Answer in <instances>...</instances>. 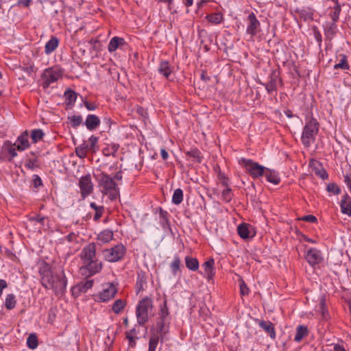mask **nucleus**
Returning a JSON list of instances; mask_svg holds the SVG:
<instances>
[{
    "instance_id": "obj_1",
    "label": "nucleus",
    "mask_w": 351,
    "mask_h": 351,
    "mask_svg": "<svg viewBox=\"0 0 351 351\" xmlns=\"http://www.w3.org/2000/svg\"><path fill=\"white\" fill-rule=\"evenodd\" d=\"M80 258L83 265L80 267V273L85 278H88L99 273L102 269V263L96 256V245L90 243L84 247Z\"/></svg>"
},
{
    "instance_id": "obj_2",
    "label": "nucleus",
    "mask_w": 351,
    "mask_h": 351,
    "mask_svg": "<svg viewBox=\"0 0 351 351\" xmlns=\"http://www.w3.org/2000/svg\"><path fill=\"white\" fill-rule=\"evenodd\" d=\"M41 284L45 289H51L57 295H62L67 285V280L64 275V270H62L60 275L53 276L49 269H45L41 273Z\"/></svg>"
},
{
    "instance_id": "obj_3",
    "label": "nucleus",
    "mask_w": 351,
    "mask_h": 351,
    "mask_svg": "<svg viewBox=\"0 0 351 351\" xmlns=\"http://www.w3.org/2000/svg\"><path fill=\"white\" fill-rule=\"evenodd\" d=\"M319 123L316 119L311 117L303 128L301 141L304 147H309L315 141L319 132Z\"/></svg>"
},
{
    "instance_id": "obj_4",
    "label": "nucleus",
    "mask_w": 351,
    "mask_h": 351,
    "mask_svg": "<svg viewBox=\"0 0 351 351\" xmlns=\"http://www.w3.org/2000/svg\"><path fill=\"white\" fill-rule=\"evenodd\" d=\"M152 300L149 298L142 299L136 306V315L137 322L139 325L143 326L149 319V313L152 310Z\"/></svg>"
},
{
    "instance_id": "obj_5",
    "label": "nucleus",
    "mask_w": 351,
    "mask_h": 351,
    "mask_svg": "<svg viewBox=\"0 0 351 351\" xmlns=\"http://www.w3.org/2000/svg\"><path fill=\"white\" fill-rule=\"evenodd\" d=\"M126 253V248L122 244L119 243L111 248L105 249L102 251V254L105 261L110 263H115L121 261Z\"/></svg>"
},
{
    "instance_id": "obj_6",
    "label": "nucleus",
    "mask_w": 351,
    "mask_h": 351,
    "mask_svg": "<svg viewBox=\"0 0 351 351\" xmlns=\"http://www.w3.org/2000/svg\"><path fill=\"white\" fill-rule=\"evenodd\" d=\"M239 163L245 167L246 171L254 179L265 176L267 168L259 165L258 162H254L251 159L241 158Z\"/></svg>"
},
{
    "instance_id": "obj_7",
    "label": "nucleus",
    "mask_w": 351,
    "mask_h": 351,
    "mask_svg": "<svg viewBox=\"0 0 351 351\" xmlns=\"http://www.w3.org/2000/svg\"><path fill=\"white\" fill-rule=\"evenodd\" d=\"M95 177L98 182L99 186L102 188L101 193L104 195H107L110 189L117 188V184L107 173L101 172L99 174L95 175Z\"/></svg>"
},
{
    "instance_id": "obj_8",
    "label": "nucleus",
    "mask_w": 351,
    "mask_h": 351,
    "mask_svg": "<svg viewBox=\"0 0 351 351\" xmlns=\"http://www.w3.org/2000/svg\"><path fill=\"white\" fill-rule=\"evenodd\" d=\"M62 76V70L58 67H50L46 69L42 75L44 81L43 86L48 88L51 84L56 82Z\"/></svg>"
},
{
    "instance_id": "obj_9",
    "label": "nucleus",
    "mask_w": 351,
    "mask_h": 351,
    "mask_svg": "<svg viewBox=\"0 0 351 351\" xmlns=\"http://www.w3.org/2000/svg\"><path fill=\"white\" fill-rule=\"evenodd\" d=\"M80 188L81 190L82 196L84 198L89 195L93 190V184L91 181L90 174L82 176L80 180Z\"/></svg>"
},
{
    "instance_id": "obj_10",
    "label": "nucleus",
    "mask_w": 351,
    "mask_h": 351,
    "mask_svg": "<svg viewBox=\"0 0 351 351\" xmlns=\"http://www.w3.org/2000/svg\"><path fill=\"white\" fill-rule=\"evenodd\" d=\"M306 261L311 266L314 267L316 265L321 263L323 261L322 254L320 250L316 248H309L307 250L305 256Z\"/></svg>"
},
{
    "instance_id": "obj_11",
    "label": "nucleus",
    "mask_w": 351,
    "mask_h": 351,
    "mask_svg": "<svg viewBox=\"0 0 351 351\" xmlns=\"http://www.w3.org/2000/svg\"><path fill=\"white\" fill-rule=\"evenodd\" d=\"M167 320L158 319L156 322V329L152 331V335L160 337V342L162 343L166 335L169 332V323H167Z\"/></svg>"
},
{
    "instance_id": "obj_12",
    "label": "nucleus",
    "mask_w": 351,
    "mask_h": 351,
    "mask_svg": "<svg viewBox=\"0 0 351 351\" xmlns=\"http://www.w3.org/2000/svg\"><path fill=\"white\" fill-rule=\"evenodd\" d=\"M247 18L249 25H247L246 32L251 36H255L257 33V29L260 26V23L253 12L250 14Z\"/></svg>"
},
{
    "instance_id": "obj_13",
    "label": "nucleus",
    "mask_w": 351,
    "mask_h": 351,
    "mask_svg": "<svg viewBox=\"0 0 351 351\" xmlns=\"http://www.w3.org/2000/svg\"><path fill=\"white\" fill-rule=\"evenodd\" d=\"M117 292V289L113 284H110L99 293V298L102 302H107L113 298Z\"/></svg>"
},
{
    "instance_id": "obj_14",
    "label": "nucleus",
    "mask_w": 351,
    "mask_h": 351,
    "mask_svg": "<svg viewBox=\"0 0 351 351\" xmlns=\"http://www.w3.org/2000/svg\"><path fill=\"white\" fill-rule=\"evenodd\" d=\"M14 145L16 146L17 150L22 152L29 147L28 141V133L27 131L23 132L16 139Z\"/></svg>"
},
{
    "instance_id": "obj_15",
    "label": "nucleus",
    "mask_w": 351,
    "mask_h": 351,
    "mask_svg": "<svg viewBox=\"0 0 351 351\" xmlns=\"http://www.w3.org/2000/svg\"><path fill=\"white\" fill-rule=\"evenodd\" d=\"M100 122L99 117L90 114L86 117L84 125L89 131H93L99 127Z\"/></svg>"
},
{
    "instance_id": "obj_16",
    "label": "nucleus",
    "mask_w": 351,
    "mask_h": 351,
    "mask_svg": "<svg viewBox=\"0 0 351 351\" xmlns=\"http://www.w3.org/2000/svg\"><path fill=\"white\" fill-rule=\"evenodd\" d=\"M126 45V42L123 38L114 36L110 40L108 45V50L112 53L115 51L119 47H121Z\"/></svg>"
},
{
    "instance_id": "obj_17",
    "label": "nucleus",
    "mask_w": 351,
    "mask_h": 351,
    "mask_svg": "<svg viewBox=\"0 0 351 351\" xmlns=\"http://www.w3.org/2000/svg\"><path fill=\"white\" fill-rule=\"evenodd\" d=\"M214 259L211 258L206 261L202 265V267L204 268V270L205 276L208 280H212L215 276V273L214 271Z\"/></svg>"
},
{
    "instance_id": "obj_18",
    "label": "nucleus",
    "mask_w": 351,
    "mask_h": 351,
    "mask_svg": "<svg viewBox=\"0 0 351 351\" xmlns=\"http://www.w3.org/2000/svg\"><path fill=\"white\" fill-rule=\"evenodd\" d=\"M258 326L269 335L271 339L276 338L275 327L270 321L261 320L258 322Z\"/></svg>"
},
{
    "instance_id": "obj_19",
    "label": "nucleus",
    "mask_w": 351,
    "mask_h": 351,
    "mask_svg": "<svg viewBox=\"0 0 351 351\" xmlns=\"http://www.w3.org/2000/svg\"><path fill=\"white\" fill-rule=\"evenodd\" d=\"M337 26L335 23H330L324 26V36L326 40L330 42L337 34Z\"/></svg>"
},
{
    "instance_id": "obj_20",
    "label": "nucleus",
    "mask_w": 351,
    "mask_h": 351,
    "mask_svg": "<svg viewBox=\"0 0 351 351\" xmlns=\"http://www.w3.org/2000/svg\"><path fill=\"white\" fill-rule=\"evenodd\" d=\"M340 207L343 214L351 217V197L347 193L343 196L341 200Z\"/></svg>"
},
{
    "instance_id": "obj_21",
    "label": "nucleus",
    "mask_w": 351,
    "mask_h": 351,
    "mask_svg": "<svg viewBox=\"0 0 351 351\" xmlns=\"http://www.w3.org/2000/svg\"><path fill=\"white\" fill-rule=\"evenodd\" d=\"M156 213H158L159 218H160V223L161 226L164 228H170V222L169 219V213L167 211L163 210L161 207L156 208L155 212Z\"/></svg>"
},
{
    "instance_id": "obj_22",
    "label": "nucleus",
    "mask_w": 351,
    "mask_h": 351,
    "mask_svg": "<svg viewBox=\"0 0 351 351\" xmlns=\"http://www.w3.org/2000/svg\"><path fill=\"white\" fill-rule=\"evenodd\" d=\"M264 176L268 182L274 184H278L280 182L279 173L275 170L267 168Z\"/></svg>"
},
{
    "instance_id": "obj_23",
    "label": "nucleus",
    "mask_w": 351,
    "mask_h": 351,
    "mask_svg": "<svg viewBox=\"0 0 351 351\" xmlns=\"http://www.w3.org/2000/svg\"><path fill=\"white\" fill-rule=\"evenodd\" d=\"M59 40L57 37L52 36L47 42L45 46V53L47 55L53 52L58 47Z\"/></svg>"
},
{
    "instance_id": "obj_24",
    "label": "nucleus",
    "mask_w": 351,
    "mask_h": 351,
    "mask_svg": "<svg viewBox=\"0 0 351 351\" xmlns=\"http://www.w3.org/2000/svg\"><path fill=\"white\" fill-rule=\"evenodd\" d=\"M237 232L243 239H247L250 237H254V234H251V232L249 230V225L247 223H241L237 227Z\"/></svg>"
},
{
    "instance_id": "obj_25",
    "label": "nucleus",
    "mask_w": 351,
    "mask_h": 351,
    "mask_svg": "<svg viewBox=\"0 0 351 351\" xmlns=\"http://www.w3.org/2000/svg\"><path fill=\"white\" fill-rule=\"evenodd\" d=\"M90 152L88 143L84 141L82 144L75 148V154L80 158L86 157L87 153Z\"/></svg>"
},
{
    "instance_id": "obj_26",
    "label": "nucleus",
    "mask_w": 351,
    "mask_h": 351,
    "mask_svg": "<svg viewBox=\"0 0 351 351\" xmlns=\"http://www.w3.org/2000/svg\"><path fill=\"white\" fill-rule=\"evenodd\" d=\"M113 236L114 234L112 230H104L98 234L97 239L103 243H106L113 239Z\"/></svg>"
},
{
    "instance_id": "obj_27",
    "label": "nucleus",
    "mask_w": 351,
    "mask_h": 351,
    "mask_svg": "<svg viewBox=\"0 0 351 351\" xmlns=\"http://www.w3.org/2000/svg\"><path fill=\"white\" fill-rule=\"evenodd\" d=\"M181 261L177 256H174L173 261L170 264V269L173 276H176L181 271Z\"/></svg>"
},
{
    "instance_id": "obj_28",
    "label": "nucleus",
    "mask_w": 351,
    "mask_h": 351,
    "mask_svg": "<svg viewBox=\"0 0 351 351\" xmlns=\"http://www.w3.org/2000/svg\"><path fill=\"white\" fill-rule=\"evenodd\" d=\"M308 328L304 325H300L296 328V334L294 337V340L296 342H300L304 337L308 335Z\"/></svg>"
},
{
    "instance_id": "obj_29",
    "label": "nucleus",
    "mask_w": 351,
    "mask_h": 351,
    "mask_svg": "<svg viewBox=\"0 0 351 351\" xmlns=\"http://www.w3.org/2000/svg\"><path fill=\"white\" fill-rule=\"evenodd\" d=\"M186 155L193 159V161L197 163H201L202 161V156L198 149H192L186 152Z\"/></svg>"
},
{
    "instance_id": "obj_30",
    "label": "nucleus",
    "mask_w": 351,
    "mask_h": 351,
    "mask_svg": "<svg viewBox=\"0 0 351 351\" xmlns=\"http://www.w3.org/2000/svg\"><path fill=\"white\" fill-rule=\"evenodd\" d=\"M186 267L192 271H197L199 268V262L197 258L186 256L185 257Z\"/></svg>"
},
{
    "instance_id": "obj_31",
    "label": "nucleus",
    "mask_w": 351,
    "mask_h": 351,
    "mask_svg": "<svg viewBox=\"0 0 351 351\" xmlns=\"http://www.w3.org/2000/svg\"><path fill=\"white\" fill-rule=\"evenodd\" d=\"M158 72L164 75L166 78H168L171 73L169 64L168 62H161L158 67Z\"/></svg>"
},
{
    "instance_id": "obj_32",
    "label": "nucleus",
    "mask_w": 351,
    "mask_h": 351,
    "mask_svg": "<svg viewBox=\"0 0 351 351\" xmlns=\"http://www.w3.org/2000/svg\"><path fill=\"white\" fill-rule=\"evenodd\" d=\"M126 306V301L119 299L117 300L112 304V310L113 312L116 314L120 313L125 307Z\"/></svg>"
},
{
    "instance_id": "obj_33",
    "label": "nucleus",
    "mask_w": 351,
    "mask_h": 351,
    "mask_svg": "<svg viewBox=\"0 0 351 351\" xmlns=\"http://www.w3.org/2000/svg\"><path fill=\"white\" fill-rule=\"evenodd\" d=\"M16 304V297L13 293H10L6 295L5 300V306L8 310L13 309Z\"/></svg>"
},
{
    "instance_id": "obj_34",
    "label": "nucleus",
    "mask_w": 351,
    "mask_h": 351,
    "mask_svg": "<svg viewBox=\"0 0 351 351\" xmlns=\"http://www.w3.org/2000/svg\"><path fill=\"white\" fill-rule=\"evenodd\" d=\"M64 97L66 103L69 105L73 106L76 101L77 94L75 91L69 89L65 91Z\"/></svg>"
},
{
    "instance_id": "obj_35",
    "label": "nucleus",
    "mask_w": 351,
    "mask_h": 351,
    "mask_svg": "<svg viewBox=\"0 0 351 351\" xmlns=\"http://www.w3.org/2000/svg\"><path fill=\"white\" fill-rule=\"evenodd\" d=\"M277 75H274L270 77V80L265 84V88L269 93L276 91L277 89L276 86Z\"/></svg>"
},
{
    "instance_id": "obj_36",
    "label": "nucleus",
    "mask_w": 351,
    "mask_h": 351,
    "mask_svg": "<svg viewBox=\"0 0 351 351\" xmlns=\"http://www.w3.org/2000/svg\"><path fill=\"white\" fill-rule=\"evenodd\" d=\"M160 337L156 336L155 335H151L149 339V347L148 351H156L158 347Z\"/></svg>"
},
{
    "instance_id": "obj_37",
    "label": "nucleus",
    "mask_w": 351,
    "mask_h": 351,
    "mask_svg": "<svg viewBox=\"0 0 351 351\" xmlns=\"http://www.w3.org/2000/svg\"><path fill=\"white\" fill-rule=\"evenodd\" d=\"M183 201V191L181 189H177L174 191L172 196V203L179 205Z\"/></svg>"
},
{
    "instance_id": "obj_38",
    "label": "nucleus",
    "mask_w": 351,
    "mask_h": 351,
    "mask_svg": "<svg viewBox=\"0 0 351 351\" xmlns=\"http://www.w3.org/2000/svg\"><path fill=\"white\" fill-rule=\"evenodd\" d=\"M341 57L340 62L338 64H336L334 66L335 69H343V70H348L350 68V66L348 63L347 57L346 56L343 54H341L339 56Z\"/></svg>"
},
{
    "instance_id": "obj_39",
    "label": "nucleus",
    "mask_w": 351,
    "mask_h": 351,
    "mask_svg": "<svg viewBox=\"0 0 351 351\" xmlns=\"http://www.w3.org/2000/svg\"><path fill=\"white\" fill-rule=\"evenodd\" d=\"M206 18L209 22L212 23L219 24L223 19V15L219 12L213 13L208 14Z\"/></svg>"
},
{
    "instance_id": "obj_40",
    "label": "nucleus",
    "mask_w": 351,
    "mask_h": 351,
    "mask_svg": "<svg viewBox=\"0 0 351 351\" xmlns=\"http://www.w3.org/2000/svg\"><path fill=\"white\" fill-rule=\"evenodd\" d=\"M158 315H159V319L167 320V318L169 315V309L167 307L166 300H165L163 301L162 305L160 306V309L159 311Z\"/></svg>"
},
{
    "instance_id": "obj_41",
    "label": "nucleus",
    "mask_w": 351,
    "mask_h": 351,
    "mask_svg": "<svg viewBox=\"0 0 351 351\" xmlns=\"http://www.w3.org/2000/svg\"><path fill=\"white\" fill-rule=\"evenodd\" d=\"M27 345L30 349H36L38 347V342L37 336L35 334H30L27 339Z\"/></svg>"
},
{
    "instance_id": "obj_42",
    "label": "nucleus",
    "mask_w": 351,
    "mask_h": 351,
    "mask_svg": "<svg viewBox=\"0 0 351 351\" xmlns=\"http://www.w3.org/2000/svg\"><path fill=\"white\" fill-rule=\"evenodd\" d=\"M341 12V5L336 2V5L333 7L330 13V16L332 20V23H335L339 20V14Z\"/></svg>"
},
{
    "instance_id": "obj_43",
    "label": "nucleus",
    "mask_w": 351,
    "mask_h": 351,
    "mask_svg": "<svg viewBox=\"0 0 351 351\" xmlns=\"http://www.w3.org/2000/svg\"><path fill=\"white\" fill-rule=\"evenodd\" d=\"M319 311L322 313V317L324 319L329 318V313L326 306L325 299L322 298L319 304Z\"/></svg>"
},
{
    "instance_id": "obj_44",
    "label": "nucleus",
    "mask_w": 351,
    "mask_h": 351,
    "mask_svg": "<svg viewBox=\"0 0 351 351\" xmlns=\"http://www.w3.org/2000/svg\"><path fill=\"white\" fill-rule=\"evenodd\" d=\"M45 134L41 129H36L32 131L31 137L33 143H36L40 140H41Z\"/></svg>"
},
{
    "instance_id": "obj_45",
    "label": "nucleus",
    "mask_w": 351,
    "mask_h": 351,
    "mask_svg": "<svg viewBox=\"0 0 351 351\" xmlns=\"http://www.w3.org/2000/svg\"><path fill=\"white\" fill-rule=\"evenodd\" d=\"M98 137L92 135L88 139V145L90 152L95 153L98 149L97 143H98Z\"/></svg>"
},
{
    "instance_id": "obj_46",
    "label": "nucleus",
    "mask_w": 351,
    "mask_h": 351,
    "mask_svg": "<svg viewBox=\"0 0 351 351\" xmlns=\"http://www.w3.org/2000/svg\"><path fill=\"white\" fill-rule=\"evenodd\" d=\"M73 128H76L82 123V117L81 115H72L68 117Z\"/></svg>"
},
{
    "instance_id": "obj_47",
    "label": "nucleus",
    "mask_w": 351,
    "mask_h": 351,
    "mask_svg": "<svg viewBox=\"0 0 351 351\" xmlns=\"http://www.w3.org/2000/svg\"><path fill=\"white\" fill-rule=\"evenodd\" d=\"M146 284V280L145 278L144 275L138 274L137 277V280L136 283V291L138 293L140 291L143 290V286Z\"/></svg>"
},
{
    "instance_id": "obj_48",
    "label": "nucleus",
    "mask_w": 351,
    "mask_h": 351,
    "mask_svg": "<svg viewBox=\"0 0 351 351\" xmlns=\"http://www.w3.org/2000/svg\"><path fill=\"white\" fill-rule=\"evenodd\" d=\"M318 165L320 167V168L314 167V171L316 176H319L322 180H326L328 178V175L327 171L321 167L320 164H318Z\"/></svg>"
},
{
    "instance_id": "obj_49",
    "label": "nucleus",
    "mask_w": 351,
    "mask_h": 351,
    "mask_svg": "<svg viewBox=\"0 0 351 351\" xmlns=\"http://www.w3.org/2000/svg\"><path fill=\"white\" fill-rule=\"evenodd\" d=\"M326 190L329 193H332L334 195H339L341 193L340 187L335 183H329L326 186Z\"/></svg>"
},
{
    "instance_id": "obj_50",
    "label": "nucleus",
    "mask_w": 351,
    "mask_h": 351,
    "mask_svg": "<svg viewBox=\"0 0 351 351\" xmlns=\"http://www.w3.org/2000/svg\"><path fill=\"white\" fill-rule=\"evenodd\" d=\"M93 285V280H86L85 282H82L80 284V290L82 292H86V291L90 289Z\"/></svg>"
},
{
    "instance_id": "obj_51",
    "label": "nucleus",
    "mask_w": 351,
    "mask_h": 351,
    "mask_svg": "<svg viewBox=\"0 0 351 351\" xmlns=\"http://www.w3.org/2000/svg\"><path fill=\"white\" fill-rule=\"evenodd\" d=\"M221 197L222 199L226 202H230L232 197V190L227 186L226 189L223 191Z\"/></svg>"
},
{
    "instance_id": "obj_52",
    "label": "nucleus",
    "mask_w": 351,
    "mask_h": 351,
    "mask_svg": "<svg viewBox=\"0 0 351 351\" xmlns=\"http://www.w3.org/2000/svg\"><path fill=\"white\" fill-rule=\"evenodd\" d=\"M313 34L314 37L315 38V40L317 41L318 46L319 48L322 47V37L320 32L319 31L318 28L316 26H313Z\"/></svg>"
},
{
    "instance_id": "obj_53",
    "label": "nucleus",
    "mask_w": 351,
    "mask_h": 351,
    "mask_svg": "<svg viewBox=\"0 0 351 351\" xmlns=\"http://www.w3.org/2000/svg\"><path fill=\"white\" fill-rule=\"evenodd\" d=\"M109 196V198L110 200H114L117 198L118 195H119V189L118 186L117 185L116 189H112L108 192V194Z\"/></svg>"
},
{
    "instance_id": "obj_54",
    "label": "nucleus",
    "mask_w": 351,
    "mask_h": 351,
    "mask_svg": "<svg viewBox=\"0 0 351 351\" xmlns=\"http://www.w3.org/2000/svg\"><path fill=\"white\" fill-rule=\"evenodd\" d=\"M217 178L221 182L223 186L226 187L228 186V178L226 177L224 173H222L221 171H219Z\"/></svg>"
},
{
    "instance_id": "obj_55",
    "label": "nucleus",
    "mask_w": 351,
    "mask_h": 351,
    "mask_svg": "<svg viewBox=\"0 0 351 351\" xmlns=\"http://www.w3.org/2000/svg\"><path fill=\"white\" fill-rule=\"evenodd\" d=\"M32 183L34 187L36 189H38L40 186H43V181L40 176L38 175L33 176Z\"/></svg>"
},
{
    "instance_id": "obj_56",
    "label": "nucleus",
    "mask_w": 351,
    "mask_h": 351,
    "mask_svg": "<svg viewBox=\"0 0 351 351\" xmlns=\"http://www.w3.org/2000/svg\"><path fill=\"white\" fill-rule=\"evenodd\" d=\"M125 337L129 341V346L132 348L135 347L136 343V339H137V337H134L133 335H130V332L125 333Z\"/></svg>"
},
{
    "instance_id": "obj_57",
    "label": "nucleus",
    "mask_w": 351,
    "mask_h": 351,
    "mask_svg": "<svg viewBox=\"0 0 351 351\" xmlns=\"http://www.w3.org/2000/svg\"><path fill=\"white\" fill-rule=\"evenodd\" d=\"M300 19H302L304 21H306L308 20H312V14L308 12L306 10H302L300 14Z\"/></svg>"
},
{
    "instance_id": "obj_58",
    "label": "nucleus",
    "mask_w": 351,
    "mask_h": 351,
    "mask_svg": "<svg viewBox=\"0 0 351 351\" xmlns=\"http://www.w3.org/2000/svg\"><path fill=\"white\" fill-rule=\"evenodd\" d=\"M36 159H28L25 164V166L26 168L30 169V170H33L34 169L35 167H38L37 165H35V162H36Z\"/></svg>"
},
{
    "instance_id": "obj_59",
    "label": "nucleus",
    "mask_w": 351,
    "mask_h": 351,
    "mask_svg": "<svg viewBox=\"0 0 351 351\" xmlns=\"http://www.w3.org/2000/svg\"><path fill=\"white\" fill-rule=\"evenodd\" d=\"M300 219L302 221H304L310 222V223H315V222H317V221L316 217H315L314 215H305V216L302 217Z\"/></svg>"
},
{
    "instance_id": "obj_60",
    "label": "nucleus",
    "mask_w": 351,
    "mask_h": 351,
    "mask_svg": "<svg viewBox=\"0 0 351 351\" xmlns=\"http://www.w3.org/2000/svg\"><path fill=\"white\" fill-rule=\"evenodd\" d=\"M240 291L243 295H246L249 293V289L243 281L240 283Z\"/></svg>"
},
{
    "instance_id": "obj_61",
    "label": "nucleus",
    "mask_w": 351,
    "mask_h": 351,
    "mask_svg": "<svg viewBox=\"0 0 351 351\" xmlns=\"http://www.w3.org/2000/svg\"><path fill=\"white\" fill-rule=\"evenodd\" d=\"M104 208L103 206H100V208L95 211V214L93 217L95 221H97L102 216Z\"/></svg>"
},
{
    "instance_id": "obj_62",
    "label": "nucleus",
    "mask_w": 351,
    "mask_h": 351,
    "mask_svg": "<svg viewBox=\"0 0 351 351\" xmlns=\"http://www.w3.org/2000/svg\"><path fill=\"white\" fill-rule=\"evenodd\" d=\"M32 0H18L16 5L18 6L29 7Z\"/></svg>"
},
{
    "instance_id": "obj_63",
    "label": "nucleus",
    "mask_w": 351,
    "mask_h": 351,
    "mask_svg": "<svg viewBox=\"0 0 351 351\" xmlns=\"http://www.w3.org/2000/svg\"><path fill=\"white\" fill-rule=\"evenodd\" d=\"M31 221H36L41 224L43 225L44 221L45 219V217L40 216V215H38L35 217H32L29 219Z\"/></svg>"
},
{
    "instance_id": "obj_64",
    "label": "nucleus",
    "mask_w": 351,
    "mask_h": 351,
    "mask_svg": "<svg viewBox=\"0 0 351 351\" xmlns=\"http://www.w3.org/2000/svg\"><path fill=\"white\" fill-rule=\"evenodd\" d=\"M345 182L349 189L351 188V173L344 176Z\"/></svg>"
}]
</instances>
